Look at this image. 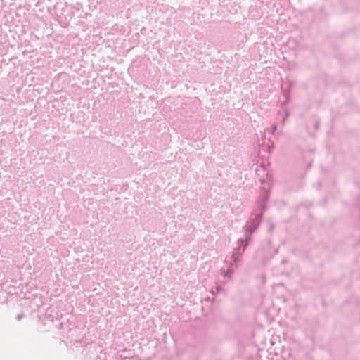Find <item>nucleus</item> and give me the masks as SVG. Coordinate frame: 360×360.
Instances as JSON below:
<instances>
[{"label": "nucleus", "mask_w": 360, "mask_h": 360, "mask_svg": "<svg viewBox=\"0 0 360 360\" xmlns=\"http://www.w3.org/2000/svg\"><path fill=\"white\" fill-rule=\"evenodd\" d=\"M248 231L252 232V230H250L249 228H248Z\"/></svg>", "instance_id": "2"}, {"label": "nucleus", "mask_w": 360, "mask_h": 360, "mask_svg": "<svg viewBox=\"0 0 360 360\" xmlns=\"http://www.w3.org/2000/svg\"><path fill=\"white\" fill-rule=\"evenodd\" d=\"M239 243H240V245H244V248L248 245V243H244L243 240H240Z\"/></svg>", "instance_id": "1"}]
</instances>
